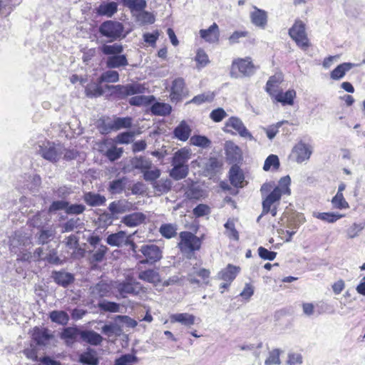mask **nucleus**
Segmentation results:
<instances>
[{
	"mask_svg": "<svg viewBox=\"0 0 365 365\" xmlns=\"http://www.w3.org/2000/svg\"><path fill=\"white\" fill-rule=\"evenodd\" d=\"M138 361V357L131 354H125L115 360L113 365H133Z\"/></svg>",
	"mask_w": 365,
	"mask_h": 365,
	"instance_id": "57",
	"label": "nucleus"
},
{
	"mask_svg": "<svg viewBox=\"0 0 365 365\" xmlns=\"http://www.w3.org/2000/svg\"><path fill=\"white\" fill-rule=\"evenodd\" d=\"M130 165L133 169L139 170L143 173L145 170L151 168V160L145 156H135L130 160Z\"/></svg>",
	"mask_w": 365,
	"mask_h": 365,
	"instance_id": "28",
	"label": "nucleus"
},
{
	"mask_svg": "<svg viewBox=\"0 0 365 365\" xmlns=\"http://www.w3.org/2000/svg\"><path fill=\"white\" fill-rule=\"evenodd\" d=\"M189 173V166H173L170 170V176L175 180L185 178Z\"/></svg>",
	"mask_w": 365,
	"mask_h": 365,
	"instance_id": "48",
	"label": "nucleus"
},
{
	"mask_svg": "<svg viewBox=\"0 0 365 365\" xmlns=\"http://www.w3.org/2000/svg\"><path fill=\"white\" fill-rule=\"evenodd\" d=\"M51 278L56 284L64 288L68 287L75 279L73 274L63 270L52 272Z\"/></svg>",
	"mask_w": 365,
	"mask_h": 365,
	"instance_id": "14",
	"label": "nucleus"
},
{
	"mask_svg": "<svg viewBox=\"0 0 365 365\" xmlns=\"http://www.w3.org/2000/svg\"><path fill=\"white\" fill-rule=\"evenodd\" d=\"M106 88L111 91V94L118 99H125L128 96L144 93L146 88L143 84L138 82L126 85H107Z\"/></svg>",
	"mask_w": 365,
	"mask_h": 365,
	"instance_id": "5",
	"label": "nucleus"
},
{
	"mask_svg": "<svg viewBox=\"0 0 365 365\" xmlns=\"http://www.w3.org/2000/svg\"><path fill=\"white\" fill-rule=\"evenodd\" d=\"M200 37L209 43H215L219 41L220 31L216 23H213L207 29L200 31Z\"/></svg>",
	"mask_w": 365,
	"mask_h": 365,
	"instance_id": "18",
	"label": "nucleus"
},
{
	"mask_svg": "<svg viewBox=\"0 0 365 365\" xmlns=\"http://www.w3.org/2000/svg\"><path fill=\"white\" fill-rule=\"evenodd\" d=\"M155 100L153 96L140 95L131 97L128 102L130 106H140L150 105Z\"/></svg>",
	"mask_w": 365,
	"mask_h": 365,
	"instance_id": "43",
	"label": "nucleus"
},
{
	"mask_svg": "<svg viewBox=\"0 0 365 365\" xmlns=\"http://www.w3.org/2000/svg\"><path fill=\"white\" fill-rule=\"evenodd\" d=\"M108 247L106 245H100L96 247V249H93V251H91L92 255L91 257V260L92 262H101L103 260L105 255L108 251Z\"/></svg>",
	"mask_w": 365,
	"mask_h": 365,
	"instance_id": "55",
	"label": "nucleus"
},
{
	"mask_svg": "<svg viewBox=\"0 0 365 365\" xmlns=\"http://www.w3.org/2000/svg\"><path fill=\"white\" fill-rule=\"evenodd\" d=\"M331 204L334 208L342 210L349 207V203L344 197L343 193H336L331 200Z\"/></svg>",
	"mask_w": 365,
	"mask_h": 365,
	"instance_id": "62",
	"label": "nucleus"
},
{
	"mask_svg": "<svg viewBox=\"0 0 365 365\" xmlns=\"http://www.w3.org/2000/svg\"><path fill=\"white\" fill-rule=\"evenodd\" d=\"M79 362L86 365H98L99 359L97 356V352L91 348L87 349L86 351L79 356Z\"/></svg>",
	"mask_w": 365,
	"mask_h": 365,
	"instance_id": "30",
	"label": "nucleus"
},
{
	"mask_svg": "<svg viewBox=\"0 0 365 365\" xmlns=\"http://www.w3.org/2000/svg\"><path fill=\"white\" fill-rule=\"evenodd\" d=\"M138 278L149 283H156L160 280L159 274L150 269L140 272L138 274Z\"/></svg>",
	"mask_w": 365,
	"mask_h": 365,
	"instance_id": "51",
	"label": "nucleus"
},
{
	"mask_svg": "<svg viewBox=\"0 0 365 365\" xmlns=\"http://www.w3.org/2000/svg\"><path fill=\"white\" fill-rule=\"evenodd\" d=\"M28 241V238L20 232H15L11 237L10 246L13 248H21L24 246Z\"/></svg>",
	"mask_w": 365,
	"mask_h": 365,
	"instance_id": "54",
	"label": "nucleus"
},
{
	"mask_svg": "<svg viewBox=\"0 0 365 365\" xmlns=\"http://www.w3.org/2000/svg\"><path fill=\"white\" fill-rule=\"evenodd\" d=\"M48 220V216L46 212H38L30 219V225L34 227L41 229L44 228L43 227L47 224Z\"/></svg>",
	"mask_w": 365,
	"mask_h": 365,
	"instance_id": "40",
	"label": "nucleus"
},
{
	"mask_svg": "<svg viewBox=\"0 0 365 365\" xmlns=\"http://www.w3.org/2000/svg\"><path fill=\"white\" fill-rule=\"evenodd\" d=\"M190 153L187 150L180 149L173 155L171 161L172 166H188L187 164L190 159Z\"/></svg>",
	"mask_w": 365,
	"mask_h": 365,
	"instance_id": "33",
	"label": "nucleus"
},
{
	"mask_svg": "<svg viewBox=\"0 0 365 365\" xmlns=\"http://www.w3.org/2000/svg\"><path fill=\"white\" fill-rule=\"evenodd\" d=\"M118 291L123 298L128 296H138L144 292V287L133 277L128 276L124 281L118 285Z\"/></svg>",
	"mask_w": 365,
	"mask_h": 365,
	"instance_id": "8",
	"label": "nucleus"
},
{
	"mask_svg": "<svg viewBox=\"0 0 365 365\" xmlns=\"http://www.w3.org/2000/svg\"><path fill=\"white\" fill-rule=\"evenodd\" d=\"M91 292L93 296L99 297H109L111 294V286L103 281H100L91 287Z\"/></svg>",
	"mask_w": 365,
	"mask_h": 365,
	"instance_id": "25",
	"label": "nucleus"
},
{
	"mask_svg": "<svg viewBox=\"0 0 365 365\" xmlns=\"http://www.w3.org/2000/svg\"><path fill=\"white\" fill-rule=\"evenodd\" d=\"M187 91L185 82L182 78H177L173 81L170 89V100L172 102L180 101L186 95Z\"/></svg>",
	"mask_w": 365,
	"mask_h": 365,
	"instance_id": "11",
	"label": "nucleus"
},
{
	"mask_svg": "<svg viewBox=\"0 0 365 365\" xmlns=\"http://www.w3.org/2000/svg\"><path fill=\"white\" fill-rule=\"evenodd\" d=\"M82 339L91 345H98L101 343L103 337L94 331H86L81 334Z\"/></svg>",
	"mask_w": 365,
	"mask_h": 365,
	"instance_id": "47",
	"label": "nucleus"
},
{
	"mask_svg": "<svg viewBox=\"0 0 365 365\" xmlns=\"http://www.w3.org/2000/svg\"><path fill=\"white\" fill-rule=\"evenodd\" d=\"M190 185L187 186L185 191V197L189 200H198L203 195V190L197 185L192 180H190Z\"/></svg>",
	"mask_w": 365,
	"mask_h": 365,
	"instance_id": "38",
	"label": "nucleus"
},
{
	"mask_svg": "<svg viewBox=\"0 0 365 365\" xmlns=\"http://www.w3.org/2000/svg\"><path fill=\"white\" fill-rule=\"evenodd\" d=\"M83 200L89 206L97 207L103 205L106 202V198L99 193L88 192L84 194Z\"/></svg>",
	"mask_w": 365,
	"mask_h": 365,
	"instance_id": "26",
	"label": "nucleus"
},
{
	"mask_svg": "<svg viewBox=\"0 0 365 365\" xmlns=\"http://www.w3.org/2000/svg\"><path fill=\"white\" fill-rule=\"evenodd\" d=\"M360 64L346 62L338 65L330 73L331 79L338 81L341 79L346 72L349 71L351 68L359 66Z\"/></svg>",
	"mask_w": 365,
	"mask_h": 365,
	"instance_id": "20",
	"label": "nucleus"
},
{
	"mask_svg": "<svg viewBox=\"0 0 365 365\" xmlns=\"http://www.w3.org/2000/svg\"><path fill=\"white\" fill-rule=\"evenodd\" d=\"M130 207V203L126 200H115L110 203L108 206L109 211L115 217L118 214H123L129 210Z\"/></svg>",
	"mask_w": 365,
	"mask_h": 365,
	"instance_id": "24",
	"label": "nucleus"
},
{
	"mask_svg": "<svg viewBox=\"0 0 365 365\" xmlns=\"http://www.w3.org/2000/svg\"><path fill=\"white\" fill-rule=\"evenodd\" d=\"M191 131L189 125L185 120H182L175 128L173 135L177 139L181 141H186L189 138Z\"/></svg>",
	"mask_w": 365,
	"mask_h": 365,
	"instance_id": "27",
	"label": "nucleus"
},
{
	"mask_svg": "<svg viewBox=\"0 0 365 365\" xmlns=\"http://www.w3.org/2000/svg\"><path fill=\"white\" fill-rule=\"evenodd\" d=\"M65 148L61 143L45 140L38 145V152L45 160L52 163H58L63 156Z\"/></svg>",
	"mask_w": 365,
	"mask_h": 365,
	"instance_id": "3",
	"label": "nucleus"
},
{
	"mask_svg": "<svg viewBox=\"0 0 365 365\" xmlns=\"http://www.w3.org/2000/svg\"><path fill=\"white\" fill-rule=\"evenodd\" d=\"M129 237L125 231H119L109 235L106 238V242L113 247H122L123 245H128Z\"/></svg>",
	"mask_w": 365,
	"mask_h": 365,
	"instance_id": "15",
	"label": "nucleus"
},
{
	"mask_svg": "<svg viewBox=\"0 0 365 365\" xmlns=\"http://www.w3.org/2000/svg\"><path fill=\"white\" fill-rule=\"evenodd\" d=\"M252 23L258 27L264 28L267 23V14L264 10L254 6V11L250 14Z\"/></svg>",
	"mask_w": 365,
	"mask_h": 365,
	"instance_id": "21",
	"label": "nucleus"
},
{
	"mask_svg": "<svg viewBox=\"0 0 365 365\" xmlns=\"http://www.w3.org/2000/svg\"><path fill=\"white\" fill-rule=\"evenodd\" d=\"M312 153V150L311 146L302 141H299L297 143L292 149V155L295 161L298 163H302L309 160Z\"/></svg>",
	"mask_w": 365,
	"mask_h": 365,
	"instance_id": "12",
	"label": "nucleus"
},
{
	"mask_svg": "<svg viewBox=\"0 0 365 365\" xmlns=\"http://www.w3.org/2000/svg\"><path fill=\"white\" fill-rule=\"evenodd\" d=\"M123 5L129 8L133 14L145 9L147 6L145 0H125Z\"/></svg>",
	"mask_w": 365,
	"mask_h": 365,
	"instance_id": "49",
	"label": "nucleus"
},
{
	"mask_svg": "<svg viewBox=\"0 0 365 365\" xmlns=\"http://www.w3.org/2000/svg\"><path fill=\"white\" fill-rule=\"evenodd\" d=\"M133 16L135 17V21L140 25L152 24L155 21V16L145 10L134 13Z\"/></svg>",
	"mask_w": 365,
	"mask_h": 365,
	"instance_id": "39",
	"label": "nucleus"
},
{
	"mask_svg": "<svg viewBox=\"0 0 365 365\" xmlns=\"http://www.w3.org/2000/svg\"><path fill=\"white\" fill-rule=\"evenodd\" d=\"M49 318L51 322L61 325L67 324L69 321V316L64 311H52L49 314Z\"/></svg>",
	"mask_w": 365,
	"mask_h": 365,
	"instance_id": "46",
	"label": "nucleus"
},
{
	"mask_svg": "<svg viewBox=\"0 0 365 365\" xmlns=\"http://www.w3.org/2000/svg\"><path fill=\"white\" fill-rule=\"evenodd\" d=\"M51 335L48 334V329L35 327L32 334V339L38 346L46 345Z\"/></svg>",
	"mask_w": 365,
	"mask_h": 365,
	"instance_id": "31",
	"label": "nucleus"
},
{
	"mask_svg": "<svg viewBox=\"0 0 365 365\" xmlns=\"http://www.w3.org/2000/svg\"><path fill=\"white\" fill-rule=\"evenodd\" d=\"M274 98V99L281 103L282 105H289L292 106L294 103V99L296 97V91L293 89L288 90L286 92L280 91L277 94L274 93V96H272Z\"/></svg>",
	"mask_w": 365,
	"mask_h": 365,
	"instance_id": "34",
	"label": "nucleus"
},
{
	"mask_svg": "<svg viewBox=\"0 0 365 365\" xmlns=\"http://www.w3.org/2000/svg\"><path fill=\"white\" fill-rule=\"evenodd\" d=\"M229 128H233L242 138H247L250 140H256L252 133L245 126L243 122L237 117H230L226 121L224 128L225 132L234 134Z\"/></svg>",
	"mask_w": 365,
	"mask_h": 365,
	"instance_id": "10",
	"label": "nucleus"
},
{
	"mask_svg": "<svg viewBox=\"0 0 365 365\" xmlns=\"http://www.w3.org/2000/svg\"><path fill=\"white\" fill-rule=\"evenodd\" d=\"M56 235V232L52 228H41L36 234V242L38 245H46L52 241Z\"/></svg>",
	"mask_w": 365,
	"mask_h": 365,
	"instance_id": "29",
	"label": "nucleus"
},
{
	"mask_svg": "<svg viewBox=\"0 0 365 365\" xmlns=\"http://www.w3.org/2000/svg\"><path fill=\"white\" fill-rule=\"evenodd\" d=\"M145 220V215L141 212H133L124 216L121 220L128 227H135L142 224Z\"/></svg>",
	"mask_w": 365,
	"mask_h": 365,
	"instance_id": "32",
	"label": "nucleus"
},
{
	"mask_svg": "<svg viewBox=\"0 0 365 365\" xmlns=\"http://www.w3.org/2000/svg\"><path fill=\"white\" fill-rule=\"evenodd\" d=\"M291 183V178L289 175H286L282 177L279 181L278 186L274 188H278L279 192L282 195H290L291 190L289 188V185Z\"/></svg>",
	"mask_w": 365,
	"mask_h": 365,
	"instance_id": "60",
	"label": "nucleus"
},
{
	"mask_svg": "<svg viewBox=\"0 0 365 365\" xmlns=\"http://www.w3.org/2000/svg\"><path fill=\"white\" fill-rule=\"evenodd\" d=\"M101 52L107 56L105 63L108 69L125 68L128 65L127 56L123 54V46L118 43L103 44L99 47Z\"/></svg>",
	"mask_w": 365,
	"mask_h": 365,
	"instance_id": "1",
	"label": "nucleus"
},
{
	"mask_svg": "<svg viewBox=\"0 0 365 365\" xmlns=\"http://www.w3.org/2000/svg\"><path fill=\"white\" fill-rule=\"evenodd\" d=\"M124 31V25L115 20L104 21L98 26V32L101 36L108 38L110 42L125 38L127 33H125Z\"/></svg>",
	"mask_w": 365,
	"mask_h": 365,
	"instance_id": "2",
	"label": "nucleus"
},
{
	"mask_svg": "<svg viewBox=\"0 0 365 365\" xmlns=\"http://www.w3.org/2000/svg\"><path fill=\"white\" fill-rule=\"evenodd\" d=\"M143 179L147 181L150 182V184L153 185V182H156L158 179L160 178L161 175L160 170L158 168H155L154 170H145L143 173Z\"/></svg>",
	"mask_w": 365,
	"mask_h": 365,
	"instance_id": "61",
	"label": "nucleus"
},
{
	"mask_svg": "<svg viewBox=\"0 0 365 365\" xmlns=\"http://www.w3.org/2000/svg\"><path fill=\"white\" fill-rule=\"evenodd\" d=\"M132 126V118L130 117L115 118L111 123L108 125L110 130H118L121 128H129Z\"/></svg>",
	"mask_w": 365,
	"mask_h": 365,
	"instance_id": "37",
	"label": "nucleus"
},
{
	"mask_svg": "<svg viewBox=\"0 0 365 365\" xmlns=\"http://www.w3.org/2000/svg\"><path fill=\"white\" fill-rule=\"evenodd\" d=\"M281 81L282 78L280 76L274 75L270 76L266 83V91L270 96H274V91L273 90V88L277 87L280 83Z\"/></svg>",
	"mask_w": 365,
	"mask_h": 365,
	"instance_id": "64",
	"label": "nucleus"
},
{
	"mask_svg": "<svg viewBox=\"0 0 365 365\" xmlns=\"http://www.w3.org/2000/svg\"><path fill=\"white\" fill-rule=\"evenodd\" d=\"M173 186V182L169 178H161L153 182V188L158 195L166 194L170 191Z\"/></svg>",
	"mask_w": 365,
	"mask_h": 365,
	"instance_id": "35",
	"label": "nucleus"
},
{
	"mask_svg": "<svg viewBox=\"0 0 365 365\" xmlns=\"http://www.w3.org/2000/svg\"><path fill=\"white\" fill-rule=\"evenodd\" d=\"M282 194L278 188H274L269 195L262 200V215H267L270 210V207L275 202H279Z\"/></svg>",
	"mask_w": 365,
	"mask_h": 365,
	"instance_id": "16",
	"label": "nucleus"
},
{
	"mask_svg": "<svg viewBox=\"0 0 365 365\" xmlns=\"http://www.w3.org/2000/svg\"><path fill=\"white\" fill-rule=\"evenodd\" d=\"M98 307L100 309L101 311L111 313H116L118 312L120 310L119 304L114 302H109L106 300L100 302L98 304Z\"/></svg>",
	"mask_w": 365,
	"mask_h": 365,
	"instance_id": "56",
	"label": "nucleus"
},
{
	"mask_svg": "<svg viewBox=\"0 0 365 365\" xmlns=\"http://www.w3.org/2000/svg\"><path fill=\"white\" fill-rule=\"evenodd\" d=\"M123 153V148H117L115 146H113L107 150L105 155L110 161L114 162L122 156Z\"/></svg>",
	"mask_w": 365,
	"mask_h": 365,
	"instance_id": "63",
	"label": "nucleus"
},
{
	"mask_svg": "<svg viewBox=\"0 0 365 365\" xmlns=\"http://www.w3.org/2000/svg\"><path fill=\"white\" fill-rule=\"evenodd\" d=\"M257 69V67L253 64L250 57L238 58L233 60L230 75L233 78L250 77L255 73Z\"/></svg>",
	"mask_w": 365,
	"mask_h": 365,
	"instance_id": "4",
	"label": "nucleus"
},
{
	"mask_svg": "<svg viewBox=\"0 0 365 365\" xmlns=\"http://www.w3.org/2000/svg\"><path fill=\"white\" fill-rule=\"evenodd\" d=\"M141 255H136L135 259L141 264H153L163 257L162 250L154 244L143 245L139 249Z\"/></svg>",
	"mask_w": 365,
	"mask_h": 365,
	"instance_id": "6",
	"label": "nucleus"
},
{
	"mask_svg": "<svg viewBox=\"0 0 365 365\" xmlns=\"http://www.w3.org/2000/svg\"><path fill=\"white\" fill-rule=\"evenodd\" d=\"M96 10L98 16L110 18L118 11V4L114 1L102 2Z\"/></svg>",
	"mask_w": 365,
	"mask_h": 365,
	"instance_id": "19",
	"label": "nucleus"
},
{
	"mask_svg": "<svg viewBox=\"0 0 365 365\" xmlns=\"http://www.w3.org/2000/svg\"><path fill=\"white\" fill-rule=\"evenodd\" d=\"M222 163L215 157H211L204 166V173L205 176H214L221 169Z\"/></svg>",
	"mask_w": 365,
	"mask_h": 365,
	"instance_id": "23",
	"label": "nucleus"
},
{
	"mask_svg": "<svg viewBox=\"0 0 365 365\" xmlns=\"http://www.w3.org/2000/svg\"><path fill=\"white\" fill-rule=\"evenodd\" d=\"M151 113L156 115L165 116L170 113L171 106L164 103H155L150 108Z\"/></svg>",
	"mask_w": 365,
	"mask_h": 365,
	"instance_id": "45",
	"label": "nucleus"
},
{
	"mask_svg": "<svg viewBox=\"0 0 365 365\" xmlns=\"http://www.w3.org/2000/svg\"><path fill=\"white\" fill-rule=\"evenodd\" d=\"M190 143L193 145L203 148H208L211 145V141L210 139H208L206 136L200 135H193L191 137Z\"/></svg>",
	"mask_w": 365,
	"mask_h": 365,
	"instance_id": "59",
	"label": "nucleus"
},
{
	"mask_svg": "<svg viewBox=\"0 0 365 365\" xmlns=\"http://www.w3.org/2000/svg\"><path fill=\"white\" fill-rule=\"evenodd\" d=\"M280 163L277 155L271 154L265 160L263 170L268 171L272 167L273 170H277L279 168Z\"/></svg>",
	"mask_w": 365,
	"mask_h": 365,
	"instance_id": "58",
	"label": "nucleus"
},
{
	"mask_svg": "<svg viewBox=\"0 0 365 365\" xmlns=\"http://www.w3.org/2000/svg\"><path fill=\"white\" fill-rule=\"evenodd\" d=\"M289 35L302 50L309 46V41L306 34L305 24L301 20H296L289 29Z\"/></svg>",
	"mask_w": 365,
	"mask_h": 365,
	"instance_id": "7",
	"label": "nucleus"
},
{
	"mask_svg": "<svg viewBox=\"0 0 365 365\" xmlns=\"http://www.w3.org/2000/svg\"><path fill=\"white\" fill-rule=\"evenodd\" d=\"M120 76L117 71L108 69L103 72L99 76L98 81L99 83H117L119 81Z\"/></svg>",
	"mask_w": 365,
	"mask_h": 365,
	"instance_id": "42",
	"label": "nucleus"
},
{
	"mask_svg": "<svg viewBox=\"0 0 365 365\" xmlns=\"http://www.w3.org/2000/svg\"><path fill=\"white\" fill-rule=\"evenodd\" d=\"M225 151L227 161L233 165H237L242 159L240 148L232 141H227L225 144Z\"/></svg>",
	"mask_w": 365,
	"mask_h": 365,
	"instance_id": "13",
	"label": "nucleus"
},
{
	"mask_svg": "<svg viewBox=\"0 0 365 365\" xmlns=\"http://www.w3.org/2000/svg\"><path fill=\"white\" fill-rule=\"evenodd\" d=\"M85 93L88 98H96L101 96L104 91L101 86L93 83L86 86Z\"/></svg>",
	"mask_w": 365,
	"mask_h": 365,
	"instance_id": "53",
	"label": "nucleus"
},
{
	"mask_svg": "<svg viewBox=\"0 0 365 365\" xmlns=\"http://www.w3.org/2000/svg\"><path fill=\"white\" fill-rule=\"evenodd\" d=\"M313 217L329 223H334L343 217L342 215L334 212H314Z\"/></svg>",
	"mask_w": 365,
	"mask_h": 365,
	"instance_id": "52",
	"label": "nucleus"
},
{
	"mask_svg": "<svg viewBox=\"0 0 365 365\" xmlns=\"http://www.w3.org/2000/svg\"><path fill=\"white\" fill-rule=\"evenodd\" d=\"M305 222V217L302 213L293 214L289 217L287 220V227L292 230H298V228Z\"/></svg>",
	"mask_w": 365,
	"mask_h": 365,
	"instance_id": "50",
	"label": "nucleus"
},
{
	"mask_svg": "<svg viewBox=\"0 0 365 365\" xmlns=\"http://www.w3.org/2000/svg\"><path fill=\"white\" fill-rule=\"evenodd\" d=\"M126 182V177L114 180L110 182L108 190L113 195L120 194L124 190Z\"/></svg>",
	"mask_w": 365,
	"mask_h": 365,
	"instance_id": "41",
	"label": "nucleus"
},
{
	"mask_svg": "<svg viewBox=\"0 0 365 365\" xmlns=\"http://www.w3.org/2000/svg\"><path fill=\"white\" fill-rule=\"evenodd\" d=\"M195 319V317L188 313L174 314L170 316L171 322H178L187 327L194 324Z\"/></svg>",
	"mask_w": 365,
	"mask_h": 365,
	"instance_id": "36",
	"label": "nucleus"
},
{
	"mask_svg": "<svg viewBox=\"0 0 365 365\" xmlns=\"http://www.w3.org/2000/svg\"><path fill=\"white\" fill-rule=\"evenodd\" d=\"M180 238L178 246L183 253H193L201 247V240L190 232H181Z\"/></svg>",
	"mask_w": 365,
	"mask_h": 365,
	"instance_id": "9",
	"label": "nucleus"
},
{
	"mask_svg": "<svg viewBox=\"0 0 365 365\" xmlns=\"http://www.w3.org/2000/svg\"><path fill=\"white\" fill-rule=\"evenodd\" d=\"M240 270V268L239 267L229 264L218 273V277L225 282L231 283L236 278Z\"/></svg>",
	"mask_w": 365,
	"mask_h": 365,
	"instance_id": "22",
	"label": "nucleus"
},
{
	"mask_svg": "<svg viewBox=\"0 0 365 365\" xmlns=\"http://www.w3.org/2000/svg\"><path fill=\"white\" fill-rule=\"evenodd\" d=\"M177 225L172 223L163 224L159 228L160 235L166 239L175 237L177 235Z\"/></svg>",
	"mask_w": 365,
	"mask_h": 365,
	"instance_id": "44",
	"label": "nucleus"
},
{
	"mask_svg": "<svg viewBox=\"0 0 365 365\" xmlns=\"http://www.w3.org/2000/svg\"><path fill=\"white\" fill-rule=\"evenodd\" d=\"M229 179L230 183L236 187H242L245 180L242 170L237 165H232L229 171Z\"/></svg>",
	"mask_w": 365,
	"mask_h": 365,
	"instance_id": "17",
	"label": "nucleus"
}]
</instances>
